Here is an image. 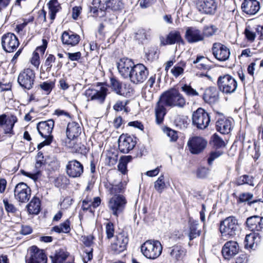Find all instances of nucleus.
<instances>
[{
	"instance_id": "a18cd8bd",
	"label": "nucleus",
	"mask_w": 263,
	"mask_h": 263,
	"mask_svg": "<svg viewBox=\"0 0 263 263\" xmlns=\"http://www.w3.org/2000/svg\"><path fill=\"white\" fill-rule=\"evenodd\" d=\"M181 90L189 97L198 96L199 93L190 85L185 84L181 88Z\"/></svg>"
},
{
	"instance_id": "338daca9",
	"label": "nucleus",
	"mask_w": 263,
	"mask_h": 263,
	"mask_svg": "<svg viewBox=\"0 0 263 263\" xmlns=\"http://www.w3.org/2000/svg\"><path fill=\"white\" fill-rule=\"evenodd\" d=\"M42 45L36 48L35 51L34 52H40L41 54H44L47 48L48 42L46 39L42 40Z\"/></svg>"
},
{
	"instance_id": "13d9d810",
	"label": "nucleus",
	"mask_w": 263,
	"mask_h": 263,
	"mask_svg": "<svg viewBox=\"0 0 263 263\" xmlns=\"http://www.w3.org/2000/svg\"><path fill=\"white\" fill-rule=\"evenodd\" d=\"M206 59L203 56H198L195 60L193 61L194 64H197V67L199 69H206V65L204 63Z\"/></svg>"
},
{
	"instance_id": "6e6d98bb",
	"label": "nucleus",
	"mask_w": 263,
	"mask_h": 263,
	"mask_svg": "<svg viewBox=\"0 0 263 263\" xmlns=\"http://www.w3.org/2000/svg\"><path fill=\"white\" fill-rule=\"evenodd\" d=\"M216 28L213 26H208L204 27L202 34H203V38L204 36L209 37L213 35L216 31Z\"/></svg>"
},
{
	"instance_id": "3c124183",
	"label": "nucleus",
	"mask_w": 263,
	"mask_h": 263,
	"mask_svg": "<svg viewBox=\"0 0 263 263\" xmlns=\"http://www.w3.org/2000/svg\"><path fill=\"white\" fill-rule=\"evenodd\" d=\"M164 132L167 136L169 137L170 141L175 142L177 140L178 136L176 131L170 128H166L164 129Z\"/></svg>"
},
{
	"instance_id": "f3484780",
	"label": "nucleus",
	"mask_w": 263,
	"mask_h": 263,
	"mask_svg": "<svg viewBox=\"0 0 263 263\" xmlns=\"http://www.w3.org/2000/svg\"><path fill=\"white\" fill-rule=\"evenodd\" d=\"M207 145V141L200 137H194L187 142L189 151L192 154H198L201 153Z\"/></svg>"
},
{
	"instance_id": "c03bdc74",
	"label": "nucleus",
	"mask_w": 263,
	"mask_h": 263,
	"mask_svg": "<svg viewBox=\"0 0 263 263\" xmlns=\"http://www.w3.org/2000/svg\"><path fill=\"white\" fill-rule=\"evenodd\" d=\"M253 195L250 193H243L240 194L239 196L238 201L240 202H248V204L249 205H251L252 204L255 203L257 201L256 200H254L250 201V200L253 198Z\"/></svg>"
},
{
	"instance_id": "c756f323",
	"label": "nucleus",
	"mask_w": 263,
	"mask_h": 263,
	"mask_svg": "<svg viewBox=\"0 0 263 263\" xmlns=\"http://www.w3.org/2000/svg\"><path fill=\"white\" fill-rule=\"evenodd\" d=\"M232 119L221 117L216 123V128L218 132L222 134H228L232 128Z\"/></svg>"
},
{
	"instance_id": "9d476101",
	"label": "nucleus",
	"mask_w": 263,
	"mask_h": 263,
	"mask_svg": "<svg viewBox=\"0 0 263 263\" xmlns=\"http://www.w3.org/2000/svg\"><path fill=\"white\" fill-rule=\"evenodd\" d=\"M31 195V190L27 184L20 182L15 185L14 190L15 199L20 202H27Z\"/></svg>"
},
{
	"instance_id": "774afa93",
	"label": "nucleus",
	"mask_w": 263,
	"mask_h": 263,
	"mask_svg": "<svg viewBox=\"0 0 263 263\" xmlns=\"http://www.w3.org/2000/svg\"><path fill=\"white\" fill-rule=\"evenodd\" d=\"M68 57V58L71 61H78L81 57V53L80 52H77L75 53L68 52L66 53Z\"/></svg>"
},
{
	"instance_id": "bb28decb",
	"label": "nucleus",
	"mask_w": 263,
	"mask_h": 263,
	"mask_svg": "<svg viewBox=\"0 0 263 263\" xmlns=\"http://www.w3.org/2000/svg\"><path fill=\"white\" fill-rule=\"evenodd\" d=\"M246 224L251 231H260L263 229V217L256 215L251 216L247 219Z\"/></svg>"
},
{
	"instance_id": "09e8293b",
	"label": "nucleus",
	"mask_w": 263,
	"mask_h": 263,
	"mask_svg": "<svg viewBox=\"0 0 263 263\" xmlns=\"http://www.w3.org/2000/svg\"><path fill=\"white\" fill-rule=\"evenodd\" d=\"M211 143L216 148L224 146V142L216 134H214L212 136Z\"/></svg>"
},
{
	"instance_id": "412c9836",
	"label": "nucleus",
	"mask_w": 263,
	"mask_h": 263,
	"mask_svg": "<svg viewBox=\"0 0 263 263\" xmlns=\"http://www.w3.org/2000/svg\"><path fill=\"white\" fill-rule=\"evenodd\" d=\"M196 7L201 13L213 14L216 9V5L214 0H197Z\"/></svg>"
},
{
	"instance_id": "f8f14e48",
	"label": "nucleus",
	"mask_w": 263,
	"mask_h": 263,
	"mask_svg": "<svg viewBox=\"0 0 263 263\" xmlns=\"http://www.w3.org/2000/svg\"><path fill=\"white\" fill-rule=\"evenodd\" d=\"M20 42L16 36L12 33H7L2 37L3 49L7 52H13L18 47Z\"/></svg>"
},
{
	"instance_id": "c9c22d12",
	"label": "nucleus",
	"mask_w": 263,
	"mask_h": 263,
	"mask_svg": "<svg viewBox=\"0 0 263 263\" xmlns=\"http://www.w3.org/2000/svg\"><path fill=\"white\" fill-rule=\"evenodd\" d=\"M125 185V184L120 182L117 184L109 183L107 185L106 187L111 194L117 195V194L122 193L124 191Z\"/></svg>"
},
{
	"instance_id": "f257e3e1",
	"label": "nucleus",
	"mask_w": 263,
	"mask_h": 263,
	"mask_svg": "<svg viewBox=\"0 0 263 263\" xmlns=\"http://www.w3.org/2000/svg\"><path fill=\"white\" fill-rule=\"evenodd\" d=\"M165 102L166 106L183 108L186 105V100L179 91L175 88L164 92L161 96Z\"/></svg>"
},
{
	"instance_id": "a211bd4d",
	"label": "nucleus",
	"mask_w": 263,
	"mask_h": 263,
	"mask_svg": "<svg viewBox=\"0 0 263 263\" xmlns=\"http://www.w3.org/2000/svg\"><path fill=\"white\" fill-rule=\"evenodd\" d=\"M83 172V165L76 160L68 161L66 165V174L70 178L80 177Z\"/></svg>"
},
{
	"instance_id": "5fc2aeb1",
	"label": "nucleus",
	"mask_w": 263,
	"mask_h": 263,
	"mask_svg": "<svg viewBox=\"0 0 263 263\" xmlns=\"http://www.w3.org/2000/svg\"><path fill=\"white\" fill-rule=\"evenodd\" d=\"M135 37L136 40L142 42L143 40L147 39V34L146 31L142 28L139 29L135 33Z\"/></svg>"
},
{
	"instance_id": "37998d69",
	"label": "nucleus",
	"mask_w": 263,
	"mask_h": 263,
	"mask_svg": "<svg viewBox=\"0 0 263 263\" xmlns=\"http://www.w3.org/2000/svg\"><path fill=\"white\" fill-rule=\"evenodd\" d=\"M16 122V119L14 116L10 117L4 127L5 134H10L13 135V128L15 123Z\"/></svg>"
},
{
	"instance_id": "20e7f679",
	"label": "nucleus",
	"mask_w": 263,
	"mask_h": 263,
	"mask_svg": "<svg viewBox=\"0 0 263 263\" xmlns=\"http://www.w3.org/2000/svg\"><path fill=\"white\" fill-rule=\"evenodd\" d=\"M238 228L236 218L234 216H230L220 222L219 230L223 237L229 238L236 234Z\"/></svg>"
},
{
	"instance_id": "e2e57ef3",
	"label": "nucleus",
	"mask_w": 263,
	"mask_h": 263,
	"mask_svg": "<svg viewBox=\"0 0 263 263\" xmlns=\"http://www.w3.org/2000/svg\"><path fill=\"white\" fill-rule=\"evenodd\" d=\"M90 11L93 14V16L103 17L105 14V11L102 8H100L99 10L97 7H90Z\"/></svg>"
},
{
	"instance_id": "2eb2a0df",
	"label": "nucleus",
	"mask_w": 263,
	"mask_h": 263,
	"mask_svg": "<svg viewBox=\"0 0 263 263\" xmlns=\"http://www.w3.org/2000/svg\"><path fill=\"white\" fill-rule=\"evenodd\" d=\"M47 260L43 250L34 246L30 248L29 255L26 257V263H46Z\"/></svg>"
},
{
	"instance_id": "39448f33",
	"label": "nucleus",
	"mask_w": 263,
	"mask_h": 263,
	"mask_svg": "<svg viewBox=\"0 0 263 263\" xmlns=\"http://www.w3.org/2000/svg\"><path fill=\"white\" fill-rule=\"evenodd\" d=\"M219 89L224 93L229 94L235 91L237 87L236 80L229 74L220 76L217 81Z\"/></svg>"
},
{
	"instance_id": "a19ab883",
	"label": "nucleus",
	"mask_w": 263,
	"mask_h": 263,
	"mask_svg": "<svg viewBox=\"0 0 263 263\" xmlns=\"http://www.w3.org/2000/svg\"><path fill=\"white\" fill-rule=\"evenodd\" d=\"M237 185H241L245 184H248L252 186H254V178L249 175H244L238 177L236 181Z\"/></svg>"
},
{
	"instance_id": "f704fd0d",
	"label": "nucleus",
	"mask_w": 263,
	"mask_h": 263,
	"mask_svg": "<svg viewBox=\"0 0 263 263\" xmlns=\"http://www.w3.org/2000/svg\"><path fill=\"white\" fill-rule=\"evenodd\" d=\"M48 5L49 9L50 18L52 21L54 20L57 13L61 9V6L58 0H50Z\"/></svg>"
},
{
	"instance_id": "a878e982",
	"label": "nucleus",
	"mask_w": 263,
	"mask_h": 263,
	"mask_svg": "<svg viewBox=\"0 0 263 263\" xmlns=\"http://www.w3.org/2000/svg\"><path fill=\"white\" fill-rule=\"evenodd\" d=\"M110 87L113 91H114L117 94L124 96L127 95V93H130V89L129 85L124 84L123 86L121 82L115 78H111L110 80Z\"/></svg>"
},
{
	"instance_id": "473e14b6",
	"label": "nucleus",
	"mask_w": 263,
	"mask_h": 263,
	"mask_svg": "<svg viewBox=\"0 0 263 263\" xmlns=\"http://www.w3.org/2000/svg\"><path fill=\"white\" fill-rule=\"evenodd\" d=\"M30 214H37L40 211V201L38 198L34 197L27 205Z\"/></svg>"
},
{
	"instance_id": "49530a36",
	"label": "nucleus",
	"mask_w": 263,
	"mask_h": 263,
	"mask_svg": "<svg viewBox=\"0 0 263 263\" xmlns=\"http://www.w3.org/2000/svg\"><path fill=\"white\" fill-rule=\"evenodd\" d=\"M166 185L164 181L163 175L160 176L154 183V187L159 193H161L165 188Z\"/></svg>"
},
{
	"instance_id": "603ef678",
	"label": "nucleus",
	"mask_w": 263,
	"mask_h": 263,
	"mask_svg": "<svg viewBox=\"0 0 263 263\" xmlns=\"http://www.w3.org/2000/svg\"><path fill=\"white\" fill-rule=\"evenodd\" d=\"M255 234H250L246 235L245 240V247L247 248H252L254 244Z\"/></svg>"
},
{
	"instance_id": "c85d7f7f",
	"label": "nucleus",
	"mask_w": 263,
	"mask_h": 263,
	"mask_svg": "<svg viewBox=\"0 0 263 263\" xmlns=\"http://www.w3.org/2000/svg\"><path fill=\"white\" fill-rule=\"evenodd\" d=\"M241 8L246 13L254 15L260 9L259 3L257 0H245L241 5Z\"/></svg>"
},
{
	"instance_id": "2f4dec72",
	"label": "nucleus",
	"mask_w": 263,
	"mask_h": 263,
	"mask_svg": "<svg viewBox=\"0 0 263 263\" xmlns=\"http://www.w3.org/2000/svg\"><path fill=\"white\" fill-rule=\"evenodd\" d=\"M185 250L181 246L176 245L172 248L170 255L177 260H181L185 255Z\"/></svg>"
},
{
	"instance_id": "b1692460",
	"label": "nucleus",
	"mask_w": 263,
	"mask_h": 263,
	"mask_svg": "<svg viewBox=\"0 0 263 263\" xmlns=\"http://www.w3.org/2000/svg\"><path fill=\"white\" fill-rule=\"evenodd\" d=\"M166 106L165 102L160 96L159 99L155 107L156 121L158 124L162 123L163 121L164 116L167 112Z\"/></svg>"
},
{
	"instance_id": "e433bc0d",
	"label": "nucleus",
	"mask_w": 263,
	"mask_h": 263,
	"mask_svg": "<svg viewBox=\"0 0 263 263\" xmlns=\"http://www.w3.org/2000/svg\"><path fill=\"white\" fill-rule=\"evenodd\" d=\"M70 222L68 219L66 220L64 222L61 223L60 225L52 228L53 231L59 233H67L70 232Z\"/></svg>"
},
{
	"instance_id": "864d4df0",
	"label": "nucleus",
	"mask_w": 263,
	"mask_h": 263,
	"mask_svg": "<svg viewBox=\"0 0 263 263\" xmlns=\"http://www.w3.org/2000/svg\"><path fill=\"white\" fill-rule=\"evenodd\" d=\"M105 231L107 239L112 238L115 233V228L112 223L108 222L105 226Z\"/></svg>"
},
{
	"instance_id": "5701e85b",
	"label": "nucleus",
	"mask_w": 263,
	"mask_h": 263,
	"mask_svg": "<svg viewBox=\"0 0 263 263\" xmlns=\"http://www.w3.org/2000/svg\"><path fill=\"white\" fill-rule=\"evenodd\" d=\"M239 250L238 243L234 241L227 242L222 249V254L226 259H229L236 255Z\"/></svg>"
},
{
	"instance_id": "0e129e2a",
	"label": "nucleus",
	"mask_w": 263,
	"mask_h": 263,
	"mask_svg": "<svg viewBox=\"0 0 263 263\" xmlns=\"http://www.w3.org/2000/svg\"><path fill=\"white\" fill-rule=\"evenodd\" d=\"M53 86V83L52 82H44L40 85L41 88L48 94L51 91Z\"/></svg>"
},
{
	"instance_id": "423d86ee",
	"label": "nucleus",
	"mask_w": 263,
	"mask_h": 263,
	"mask_svg": "<svg viewBox=\"0 0 263 263\" xmlns=\"http://www.w3.org/2000/svg\"><path fill=\"white\" fill-rule=\"evenodd\" d=\"M148 70L142 64L135 65L128 78L134 84H140L144 82L148 76Z\"/></svg>"
},
{
	"instance_id": "de8ad7c7",
	"label": "nucleus",
	"mask_w": 263,
	"mask_h": 263,
	"mask_svg": "<svg viewBox=\"0 0 263 263\" xmlns=\"http://www.w3.org/2000/svg\"><path fill=\"white\" fill-rule=\"evenodd\" d=\"M55 57L51 54H50L46 58L44 62V66L46 67V71L47 72L50 71L53 64L55 62Z\"/></svg>"
},
{
	"instance_id": "6e6552de",
	"label": "nucleus",
	"mask_w": 263,
	"mask_h": 263,
	"mask_svg": "<svg viewBox=\"0 0 263 263\" xmlns=\"http://www.w3.org/2000/svg\"><path fill=\"white\" fill-rule=\"evenodd\" d=\"M108 91V88L105 86H101L99 89L89 88L85 90L84 95L88 101H93L102 104L105 102Z\"/></svg>"
},
{
	"instance_id": "6ab92c4d",
	"label": "nucleus",
	"mask_w": 263,
	"mask_h": 263,
	"mask_svg": "<svg viewBox=\"0 0 263 263\" xmlns=\"http://www.w3.org/2000/svg\"><path fill=\"white\" fill-rule=\"evenodd\" d=\"M135 64L131 59L123 58L118 62L117 68L119 73L124 78H128Z\"/></svg>"
},
{
	"instance_id": "bf43d9fd",
	"label": "nucleus",
	"mask_w": 263,
	"mask_h": 263,
	"mask_svg": "<svg viewBox=\"0 0 263 263\" xmlns=\"http://www.w3.org/2000/svg\"><path fill=\"white\" fill-rule=\"evenodd\" d=\"M245 34L246 37L248 41L252 42L255 40L256 33L253 31L249 27L246 28L245 30Z\"/></svg>"
},
{
	"instance_id": "4be33fe9",
	"label": "nucleus",
	"mask_w": 263,
	"mask_h": 263,
	"mask_svg": "<svg viewBox=\"0 0 263 263\" xmlns=\"http://www.w3.org/2000/svg\"><path fill=\"white\" fill-rule=\"evenodd\" d=\"M161 45H173L175 43L180 44L183 42L180 33L178 31L174 30L169 32L166 37L161 36L160 37Z\"/></svg>"
},
{
	"instance_id": "4d7b16f0",
	"label": "nucleus",
	"mask_w": 263,
	"mask_h": 263,
	"mask_svg": "<svg viewBox=\"0 0 263 263\" xmlns=\"http://www.w3.org/2000/svg\"><path fill=\"white\" fill-rule=\"evenodd\" d=\"M3 203L5 206V209L8 213L14 214L17 212V209L13 204L9 202L8 200L7 199H4L3 200Z\"/></svg>"
},
{
	"instance_id": "393cba45",
	"label": "nucleus",
	"mask_w": 263,
	"mask_h": 263,
	"mask_svg": "<svg viewBox=\"0 0 263 263\" xmlns=\"http://www.w3.org/2000/svg\"><path fill=\"white\" fill-rule=\"evenodd\" d=\"M61 40L64 45L72 47L79 43L80 36L71 31H65L62 34Z\"/></svg>"
},
{
	"instance_id": "0eeeda50",
	"label": "nucleus",
	"mask_w": 263,
	"mask_h": 263,
	"mask_svg": "<svg viewBox=\"0 0 263 263\" xmlns=\"http://www.w3.org/2000/svg\"><path fill=\"white\" fill-rule=\"evenodd\" d=\"M128 242V238L127 234L123 232L119 233L111 242L110 250L113 254H120L126 249Z\"/></svg>"
},
{
	"instance_id": "f03ea898",
	"label": "nucleus",
	"mask_w": 263,
	"mask_h": 263,
	"mask_svg": "<svg viewBox=\"0 0 263 263\" xmlns=\"http://www.w3.org/2000/svg\"><path fill=\"white\" fill-rule=\"evenodd\" d=\"M162 246L160 242L156 240L146 241L141 247L143 255L148 259H155L161 254Z\"/></svg>"
},
{
	"instance_id": "aec40b11",
	"label": "nucleus",
	"mask_w": 263,
	"mask_h": 263,
	"mask_svg": "<svg viewBox=\"0 0 263 263\" xmlns=\"http://www.w3.org/2000/svg\"><path fill=\"white\" fill-rule=\"evenodd\" d=\"M185 37L189 43H194L203 40L202 32L195 27L186 28Z\"/></svg>"
},
{
	"instance_id": "8fccbe9b",
	"label": "nucleus",
	"mask_w": 263,
	"mask_h": 263,
	"mask_svg": "<svg viewBox=\"0 0 263 263\" xmlns=\"http://www.w3.org/2000/svg\"><path fill=\"white\" fill-rule=\"evenodd\" d=\"M223 154V152L221 150L214 151L211 152L209 155V157L208 159V164L209 165H212L213 161L220 157Z\"/></svg>"
},
{
	"instance_id": "4c0bfd02",
	"label": "nucleus",
	"mask_w": 263,
	"mask_h": 263,
	"mask_svg": "<svg viewBox=\"0 0 263 263\" xmlns=\"http://www.w3.org/2000/svg\"><path fill=\"white\" fill-rule=\"evenodd\" d=\"M185 67L186 63L185 62H181L171 69V72L175 78H177L183 74Z\"/></svg>"
},
{
	"instance_id": "ea45409f",
	"label": "nucleus",
	"mask_w": 263,
	"mask_h": 263,
	"mask_svg": "<svg viewBox=\"0 0 263 263\" xmlns=\"http://www.w3.org/2000/svg\"><path fill=\"white\" fill-rule=\"evenodd\" d=\"M197 226L198 223L196 221H191V220L189 221L190 232L189 237L190 240H192L200 235V232L197 230Z\"/></svg>"
},
{
	"instance_id": "cd10ccee",
	"label": "nucleus",
	"mask_w": 263,
	"mask_h": 263,
	"mask_svg": "<svg viewBox=\"0 0 263 263\" xmlns=\"http://www.w3.org/2000/svg\"><path fill=\"white\" fill-rule=\"evenodd\" d=\"M202 98L207 103L214 104L219 99V92L215 87H208L205 89Z\"/></svg>"
},
{
	"instance_id": "69168bd1",
	"label": "nucleus",
	"mask_w": 263,
	"mask_h": 263,
	"mask_svg": "<svg viewBox=\"0 0 263 263\" xmlns=\"http://www.w3.org/2000/svg\"><path fill=\"white\" fill-rule=\"evenodd\" d=\"M93 236L91 235L82 236L81 240L85 246L90 247L92 243Z\"/></svg>"
},
{
	"instance_id": "72a5a7b5",
	"label": "nucleus",
	"mask_w": 263,
	"mask_h": 263,
	"mask_svg": "<svg viewBox=\"0 0 263 263\" xmlns=\"http://www.w3.org/2000/svg\"><path fill=\"white\" fill-rule=\"evenodd\" d=\"M106 10L118 11L121 10L124 7L122 0H109L106 2Z\"/></svg>"
},
{
	"instance_id": "dca6fc26",
	"label": "nucleus",
	"mask_w": 263,
	"mask_h": 263,
	"mask_svg": "<svg viewBox=\"0 0 263 263\" xmlns=\"http://www.w3.org/2000/svg\"><path fill=\"white\" fill-rule=\"evenodd\" d=\"M118 144L120 152L124 154H127L135 146L136 141L134 137L127 134H123L119 138Z\"/></svg>"
},
{
	"instance_id": "052dcab7",
	"label": "nucleus",
	"mask_w": 263,
	"mask_h": 263,
	"mask_svg": "<svg viewBox=\"0 0 263 263\" xmlns=\"http://www.w3.org/2000/svg\"><path fill=\"white\" fill-rule=\"evenodd\" d=\"M45 160L44 159L43 154L42 152H40L37 153L36 156V161L35 163V168L39 169L41 166L44 164Z\"/></svg>"
},
{
	"instance_id": "4468645a",
	"label": "nucleus",
	"mask_w": 263,
	"mask_h": 263,
	"mask_svg": "<svg viewBox=\"0 0 263 263\" xmlns=\"http://www.w3.org/2000/svg\"><path fill=\"white\" fill-rule=\"evenodd\" d=\"M34 78L35 73L33 70L27 68L20 73L17 81L22 87L30 89L33 87Z\"/></svg>"
},
{
	"instance_id": "9b49d317",
	"label": "nucleus",
	"mask_w": 263,
	"mask_h": 263,
	"mask_svg": "<svg viewBox=\"0 0 263 263\" xmlns=\"http://www.w3.org/2000/svg\"><path fill=\"white\" fill-rule=\"evenodd\" d=\"M126 203V199L123 196L115 195L110 199L108 208L112 214L117 217L124 210Z\"/></svg>"
},
{
	"instance_id": "1a4fd4ad",
	"label": "nucleus",
	"mask_w": 263,
	"mask_h": 263,
	"mask_svg": "<svg viewBox=\"0 0 263 263\" xmlns=\"http://www.w3.org/2000/svg\"><path fill=\"white\" fill-rule=\"evenodd\" d=\"M193 123L198 128L204 129L208 127L210 119L209 115L204 109L199 108L192 115Z\"/></svg>"
},
{
	"instance_id": "7c9ffc66",
	"label": "nucleus",
	"mask_w": 263,
	"mask_h": 263,
	"mask_svg": "<svg viewBox=\"0 0 263 263\" xmlns=\"http://www.w3.org/2000/svg\"><path fill=\"white\" fill-rule=\"evenodd\" d=\"M81 127L78 123L70 122L68 124L66 134L68 139H73L80 136L81 133Z\"/></svg>"
},
{
	"instance_id": "7ed1b4c3",
	"label": "nucleus",
	"mask_w": 263,
	"mask_h": 263,
	"mask_svg": "<svg viewBox=\"0 0 263 263\" xmlns=\"http://www.w3.org/2000/svg\"><path fill=\"white\" fill-rule=\"evenodd\" d=\"M54 121L53 120H48L46 121L39 122L37 125V130L40 135L45 139L42 142L40 143L37 148L41 149L45 145H49L52 140L51 133L54 127Z\"/></svg>"
},
{
	"instance_id": "58836bf2",
	"label": "nucleus",
	"mask_w": 263,
	"mask_h": 263,
	"mask_svg": "<svg viewBox=\"0 0 263 263\" xmlns=\"http://www.w3.org/2000/svg\"><path fill=\"white\" fill-rule=\"evenodd\" d=\"M132 157L126 156L121 157L118 165V170L123 174H125L127 172V164L131 161Z\"/></svg>"
},
{
	"instance_id": "680f3d73",
	"label": "nucleus",
	"mask_w": 263,
	"mask_h": 263,
	"mask_svg": "<svg viewBox=\"0 0 263 263\" xmlns=\"http://www.w3.org/2000/svg\"><path fill=\"white\" fill-rule=\"evenodd\" d=\"M30 62L35 67L38 68L40 64V56L38 52H33L32 57L30 60Z\"/></svg>"
},
{
	"instance_id": "79ce46f5",
	"label": "nucleus",
	"mask_w": 263,
	"mask_h": 263,
	"mask_svg": "<svg viewBox=\"0 0 263 263\" xmlns=\"http://www.w3.org/2000/svg\"><path fill=\"white\" fill-rule=\"evenodd\" d=\"M67 257L66 253L62 250L57 251L54 256H51L52 263H63Z\"/></svg>"
},
{
	"instance_id": "ddd939ff",
	"label": "nucleus",
	"mask_w": 263,
	"mask_h": 263,
	"mask_svg": "<svg viewBox=\"0 0 263 263\" xmlns=\"http://www.w3.org/2000/svg\"><path fill=\"white\" fill-rule=\"evenodd\" d=\"M211 50L214 58L220 62L228 60L231 54L229 48L219 42L214 43Z\"/></svg>"
}]
</instances>
